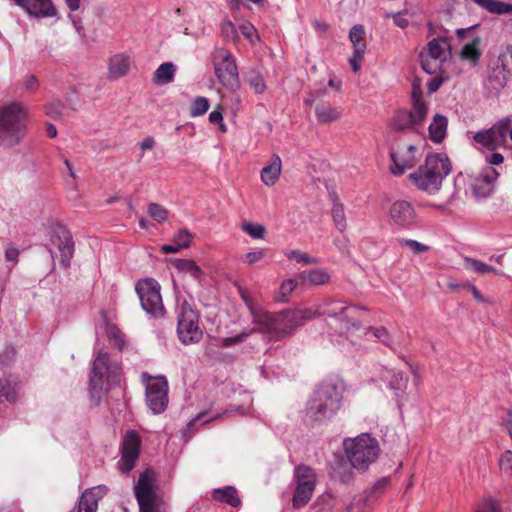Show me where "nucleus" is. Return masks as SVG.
Masks as SVG:
<instances>
[{
  "instance_id": "obj_52",
  "label": "nucleus",
  "mask_w": 512,
  "mask_h": 512,
  "mask_svg": "<svg viewBox=\"0 0 512 512\" xmlns=\"http://www.w3.org/2000/svg\"><path fill=\"white\" fill-rule=\"evenodd\" d=\"M192 239V234L182 229L178 232L177 235H175L173 242L181 249L189 247Z\"/></svg>"
},
{
  "instance_id": "obj_11",
  "label": "nucleus",
  "mask_w": 512,
  "mask_h": 512,
  "mask_svg": "<svg viewBox=\"0 0 512 512\" xmlns=\"http://www.w3.org/2000/svg\"><path fill=\"white\" fill-rule=\"evenodd\" d=\"M48 250L53 260L59 258L60 265L64 269H68L74 254V241L71 232L63 226L55 228L50 236Z\"/></svg>"
},
{
  "instance_id": "obj_31",
  "label": "nucleus",
  "mask_w": 512,
  "mask_h": 512,
  "mask_svg": "<svg viewBox=\"0 0 512 512\" xmlns=\"http://www.w3.org/2000/svg\"><path fill=\"white\" fill-rule=\"evenodd\" d=\"M385 379L388 381V387L395 392L397 397L402 395L407 388L408 377L403 372L390 370L385 375Z\"/></svg>"
},
{
  "instance_id": "obj_19",
  "label": "nucleus",
  "mask_w": 512,
  "mask_h": 512,
  "mask_svg": "<svg viewBox=\"0 0 512 512\" xmlns=\"http://www.w3.org/2000/svg\"><path fill=\"white\" fill-rule=\"evenodd\" d=\"M140 439L135 431H129L121 445V458L117 463L118 469L123 474H128L135 466L139 458Z\"/></svg>"
},
{
  "instance_id": "obj_29",
  "label": "nucleus",
  "mask_w": 512,
  "mask_h": 512,
  "mask_svg": "<svg viewBox=\"0 0 512 512\" xmlns=\"http://www.w3.org/2000/svg\"><path fill=\"white\" fill-rule=\"evenodd\" d=\"M315 114L320 123H330L341 117V111L328 102L318 103L315 107Z\"/></svg>"
},
{
  "instance_id": "obj_21",
  "label": "nucleus",
  "mask_w": 512,
  "mask_h": 512,
  "mask_svg": "<svg viewBox=\"0 0 512 512\" xmlns=\"http://www.w3.org/2000/svg\"><path fill=\"white\" fill-rule=\"evenodd\" d=\"M155 481V473L151 469H146L139 475L138 481L134 486V494L137 501L156 498Z\"/></svg>"
},
{
  "instance_id": "obj_59",
  "label": "nucleus",
  "mask_w": 512,
  "mask_h": 512,
  "mask_svg": "<svg viewBox=\"0 0 512 512\" xmlns=\"http://www.w3.org/2000/svg\"><path fill=\"white\" fill-rule=\"evenodd\" d=\"M405 12L389 13L387 17H392L394 24L402 29L409 25V20L404 17Z\"/></svg>"
},
{
  "instance_id": "obj_16",
  "label": "nucleus",
  "mask_w": 512,
  "mask_h": 512,
  "mask_svg": "<svg viewBox=\"0 0 512 512\" xmlns=\"http://www.w3.org/2000/svg\"><path fill=\"white\" fill-rule=\"evenodd\" d=\"M215 57L221 61L215 64V75L223 86L234 90L239 86V73L234 56L224 49L217 51Z\"/></svg>"
},
{
  "instance_id": "obj_26",
  "label": "nucleus",
  "mask_w": 512,
  "mask_h": 512,
  "mask_svg": "<svg viewBox=\"0 0 512 512\" xmlns=\"http://www.w3.org/2000/svg\"><path fill=\"white\" fill-rule=\"evenodd\" d=\"M282 162L278 155H274L269 165L261 170V180L266 186H273L280 177Z\"/></svg>"
},
{
  "instance_id": "obj_63",
  "label": "nucleus",
  "mask_w": 512,
  "mask_h": 512,
  "mask_svg": "<svg viewBox=\"0 0 512 512\" xmlns=\"http://www.w3.org/2000/svg\"><path fill=\"white\" fill-rule=\"evenodd\" d=\"M365 53L357 54V51H354L352 57L349 58V64L353 72H358L361 67V60L363 59Z\"/></svg>"
},
{
  "instance_id": "obj_7",
  "label": "nucleus",
  "mask_w": 512,
  "mask_h": 512,
  "mask_svg": "<svg viewBox=\"0 0 512 512\" xmlns=\"http://www.w3.org/2000/svg\"><path fill=\"white\" fill-rule=\"evenodd\" d=\"M499 174L492 166H486L477 173H459L454 180L455 186L468 180L470 195L475 201H482L491 196Z\"/></svg>"
},
{
  "instance_id": "obj_35",
  "label": "nucleus",
  "mask_w": 512,
  "mask_h": 512,
  "mask_svg": "<svg viewBox=\"0 0 512 512\" xmlns=\"http://www.w3.org/2000/svg\"><path fill=\"white\" fill-rule=\"evenodd\" d=\"M364 38L365 29L363 25L357 24L350 29L349 39L353 45L354 51H357V54L365 53L366 51V43Z\"/></svg>"
},
{
  "instance_id": "obj_9",
  "label": "nucleus",
  "mask_w": 512,
  "mask_h": 512,
  "mask_svg": "<svg viewBox=\"0 0 512 512\" xmlns=\"http://www.w3.org/2000/svg\"><path fill=\"white\" fill-rule=\"evenodd\" d=\"M177 333L185 345L198 343L203 337L198 312L187 301H183L177 308Z\"/></svg>"
},
{
  "instance_id": "obj_60",
  "label": "nucleus",
  "mask_w": 512,
  "mask_h": 512,
  "mask_svg": "<svg viewBox=\"0 0 512 512\" xmlns=\"http://www.w3.org/2000/svg\"><path fill=\"white\" fill-rule=\"evenodd\" d=\"M239 31L241 34L252 41L253 36L256 35V29L250 22H244L241 25H239Z\"/></svg>"
},
{
  "instance_id": "obj_40",
  "label": "nucleus",
  "mask_w": 512,
  "mask_h": 512,
  "mask_svg": "<svg viewBox=\"0 0 512 512\" xmlns=\"http://www.w3.org/2000/svg\"><path fill=\"white\" fill-rule=\"evenodd\" d=\"M241 229L253 239H263L266 233V227L264 225L249 221L243 222Z\"/></svg>"
},
{
  "instance_id": "obj_1",
  "label": "nucleus",
  "mask_w": 512,
  "mask_h": 512,
  "mask_svg": "<svg viewBox=\"0 0 512 512\" xmlns=\"http://www.w3.org/2000/svg\"><path fill=\"white\" fill-rule=\"evenodd\" d=\"M238 293L251 313L252 321L255 324L254 330L274 340H280L290 335L305 322L319 316H328L339 320L343 324L342 328L346 331L358 329L361 325L358 314L365 310L362 306L344 305L342 302L331 301L315 307L270 313L262 310L245 288L239 286Z\"/></svg>"
},
{
  "instance_id": "obj_49",
  "label": "nucleus",
  "mask_w": 512,
  "mask_h": 512,
  "mask_svg": "<svg viewBox=\"0 0 512 512\" xmlns=\"http://www.w3.org/2000/svg\"><path fill=\"white\" fill-rule=\"evenodd\" d=\"M499 468L502 475L512 477V451L506 450L499 459Z\"/></svg>"
},
{
  "instance_id": "obj_58",
  "label": "nucleus",
  "mask_w": 512,
  "mask_h": 512,
  "mask_svg": "<svg viewBox=\"0 0 512 512\" xmlns=\"http://www.w3.org/2000/svg\"><path fill=\"white\" fill-rule=\"evenodd\" d=\"M389 484V480L386 479V478H382L380 480H378L372 487L371 489V492L370 494L368 495L370 497V499L372 497H375L379 494H381L385 489L386 487L388 486Z\"/></svg>"
},
{
  "instance_id": "obj_50",
  "label": "nucleus",
  "mask_w": 512,
  "mask_h": 512,
  "mask_svg": "<svg viewBox=\"0 0 512 512\" xmlns=\"http://www.w3.org/2000/svg\"><path fill=\"white\" fill-rule=\"evenodd\" d=\"M254 328L250 331H242L240 334L234 336V337H225L221 340V345L223 347H231L233 345L239 344L246 340L247 337H249L253 332Z\"/></svg>"
},
{
  "instance_id": "obj_38",
  "label": "nucleus",
  "mask_w": 512,
  "mask_h": 512,
  "mask_svg": "<svg viewBox=\"0 0 512 512\" xmlns=\"http://www.w3.org/2000/svg\"><path fill=\"white\" fill-rule=\"evenodd\" d=\"M14 403L17 400L16 387L8 378H0V401Z\"/></svg>"
},
{
  "instance_id": "obj_37",
  "label": "nucleus",
  "mask_w": 512,
  "mask_h": 512,
  "mask_svg": "<svg viewBox=\"0 0 512 512\" xmlns=\"http://www.w3.org/2000/svg\"><path fill=\"white\" fill-rule=\"evenodd\" d=\"M366 333H372L375 339H377L379 342L392 350H396V343L387 328L384 326L368 327Z\"/></svg>"
},
{
  "instance_id": "obj_39",
  "label": "nucleus",
  "mask_w": 512,
  "mask_h": 512,
  "mask_svg": "<svg viewBox=\"0 0 512 512\" xmlns=\"http://www.w3.org/2000/svg\"><path fill=\"white\" fill-rule=\"evenodd\" d=\"M298 283L295 279L284 280L279 288L278 293L274 296V300L277 302H287L289 296L297 288Z\"/></svg>"
},
{
  "instance_id": "obj_12",
  "label": "nucleus",
  "mask_w": 512,
  "mask_h": 512,
  "mask_svg": "<svg viewBox=\"0 0 512 512\" xmlns=\"http://www.w3.org/2000/svg\"><path fill=\"white\" fill-rule=\"evenodd\" d=\"M295 489L293 493V506L300 508L305 506L311 499L315 486H316V475L308 466L300 465L295 468Z\"/></svg>"
},
{
  "instance_id": "obj_14",
  "label": "nucleus",
  "mask_w": 512,
  "mask_h": 512,
  "mask_svg": "<svg viewBox=\"0 0 512 512\" xmlns=\"http://www.w3.org/2000/svg\"><path fill=\"white\" fill-rule=\"evenodd\" d=\"M511 122L512 119L510 117H503L489 129L476 132L473 136V141L483 148L494 151L505 145L506 135Z\"/></svg>"
},
{
  "instance_id": "obj_33",
  "label": "nucleus",
  "mask_w": 512,
  "mask_h": 512,
  "mask_svg": "<svg viewBox=\"0 0 512 512\" xmlns=\"http://www.w3.org/2000/svg\"><path fill=\"white\" fill-rule=\"evenodd\" d=\"M173 264L177 270L180 272L189 274L194 280L197 282H201V277L203 275V271L196 264L194 260L191 259H175Z\"/></svg>"
},
{
  "instance_id": "obj_48",
  "label": "nucleus",
  "mask_w": 512,
  "mask_h": 512,
  "mask_svg": "<svg viewBox=\"0 0 512 512\" xmlns=\"http://www.w3.org/2000/svg\"><path fill=\"white\" fill-rule=\"evenodd\" d=\"M147 213L157 222H164L168 217V211L160 204L151 203L148 205Z\"/></svg>"
},
{
  "instance_id": "obj_45",
  "label": "nucleus",
  "mask_w": 512,
  "mask_h": 512,
  "mask_svg": "<svg viewBox=\"0 0 512 512\" xmlns=\"http://www.w3.org/2000/svg\"><path fill=\"white\" fill-rule=\"evenodd\" d=\"M285 256L289 260H295L303 265H312L318 263V260L316 258L311 257L309 254L302 252L300 250H291L285 252Z\"/></svg>"
},
{
  "instance_id": "obj_43",
  "label": "nucleus",
  "mask_w": 512,
  "mask_h": 512,
  "mask_svg": "<svg viewBox=\"0 0 512 512\" xmlns=\"http://www.w3.org/2000/svg\"><path fill=\"white\" fill-rule=\"evenodd\" d=\"M209 107V100L206 97L198 96L191 103L190 116H202L208 111Z\"/></svg>"
},
{
  "instance_id": "obj_6",
  "label": "nucleus",
  "mask_w": 512,
  "mask_h": 512,
  "mask_svg": "<svg viewBox=\"0 0 512 512\" xmlns=\"http://www.w3.org/2000/svg\"><path fill=\"white\" fill-rule=\"evenodd\" d=\"M120 370L119 363L112 361L107 352H98L89 377L90 399L95 405L99 404L104 391L119 382Z\"/></svg>"
},
{
  "instance_id": "obj_44",
  "label": "nucleus",
  "mask_w": 512,
  "mask_h": 512,
  "mask_svg": "<svg viewBox=\"0 0 512 512\" xmlns=\"http://www.w3.org/2000/svg\"><path fill=\"white\" fill-rule=\"evenodd\" d=\"M332 218L336 228L343 232L347 227L346 216L342 204L334 203L332 207Z\"/></svg>"
},
{
  "instance_id": "obj_13",
  "label": "nucleus",
  "mask_w": 512,
  "mask_h": 512,
  "mask_svg": "<svg viewBox=\"0 0 512 512\" xmlns=\"http://www.w3.org/2000/svg\"><path fill=\"white\" fill-rule=\"evenodd\" d=\"M143 379L148 378L146 383V402L153 414L163 413L168 406V382L165 377H150L143 373Z\"/></svg>"
},
{
  "instance_id": "obj_32",
  "label": "nucleus",
  "mask_w": 512,
  "mask_h": 512,
  "mask_svg": "<svg viewBox=\"0 0 512 512\" xmlns=\"http://www.w3.org/2000/svg\"><path fill=\"white\" fill-rule=\"evenodd\" d=\"M212 497L216 501L227 503L233 507H237L241 503L237 490L232 486L214 489Z\"/></svg>"
},
{
  "instance_id": "obj_55",
  "label": "nucleus",
  "mask_w": 512,
  "mask_h": 512,
  "mask_svg": "<svg viewBox=\"0 0 512 512\" xmlns=\"http://www.w3.org/2000/svg\"><path fill=\"white\" fill-rule=\"evenodd\" d=\"M221 34L225 39H232L236 36V27L230 20L221 23Z\"/></svg>"
},
{
  "instance_id": "obj_47",
  "label": "nucleus",
  "mask_w": 512,
  "mask_h": 512,
  "mask_svg": "<svg viewBox=\"0 0 512 512\" xmlns=\"http://www.w3.org/2000/svg\"><path fill=\"white\" fill-rule=\"evenodd\" d=\"M247 81L257 94H262L266 90L264 79L257 71H250L247 76Z\"/></svg>"
},
{
  "instance_id": "obj_15",
  "label": "nucleus",
  "mask_w": 512,
  "mask_h": 512,
  "mask_svg": "<svg viewBox=\"0 0 512 512\" xmlns=\"http://www.w3.org/2000/svg\"><path fill=\"white\" fill-rule=\"evenodd\" d=\"M480 24H475L467 28H459L455 34L459 40L465 41L463 44L460 57L462 60L469 61L472 65H477L482 56V39L480 36L475 35V30Z\"/></svg>"
},
{
  "instance_id": "obj_24",
  "label": "nucleus",
  "mask_w": 512,
  "mask_h": 512,
  "mask_svg": "<svg viewBox=\"0 0 512 512\" xmlns=\"http://www.w3.org/2000/svg\"><path fill=\"white\" fill-rule=\"evenodd\" d=\"M130 66L131 59L129 56L123 54L113 56L109 61L108 78L116 80L127 75L130 70Z\"/></svg>"
},
{
  "instance_id": "obj_22",
  "label": "nucleus",
  "mask_w": 512,
  "mask_h": 512,
  "mask_svg": "<svg viewBox=\"0 0 512 512\" xmlns=\"http://www.w3.org/2000/svg\"><path fill=\"white\" fill-rule=\"evenodd\" d=\"M411 110L408 111L409 115L413 119V122L421 129L423 123L428 115V104L422 97V92L413 85L412 96H411Z\"/></svg>"
},
{
  "instance_id": "obj_57",
  "label": "nucleus",
  "mask_w": 512,
  "mask_h": 512,
  "mask_svg": "<svg viewBox=\"0 0 512 512\" xmlns=\"http://www.w3.org/2000/svg\"><path fill=\"white\" fill-rule=\"evenodd\" d=\"M15 356V350L13 347H6L1 353H0V366H6L9 365Z\"/></svg>"
},
{
  "instance_id": "obj_41",
  "label": "nucleus",
  "mask_w": 512,
  "mask_h": 512,
  "mask_svg": "<svg viewBox=\"0 0 512 512\" xmlns=\"http://www.w3.org/2000/svg\"><path fill=\"white\" fill-rule=\"evenodd\" d=\"M370 497L366 495H358L353 498L352 502L347 506V512H369Z\"/></svg>"
},
{
  "instance_id": "obj_10",
  "label": "nucleus",
  "mask_w": 512,
  "mask_h": 512,
  "mask_svg": "<svg viewBox=\"0 0 512 512\" xmlns=\"http://www.w3.org/2000/svg\"><path fill=\"white\" fill-rule=\"evenodd\" d=\"M143 310L151 317L161 318L165 315V308L160 294L159 283L147 278L139 280L135 286Z\"/></svg>"
},
{
  "instance_id": "obj_61",
  "label": "nucleus",
  "mask_w": 512,
  "mask_h": 512,
  "mask_svg": "<svg viewBox=\"0 0 512 512\" xmlns=\"http://www.w3.org/2000/svg\"><path fill=\"white\" fill-rule=\"evenodd\" d=\"M476 512H500L499 504L496 501H485Z\"/></svg>"
},
{
  "instance_id": "obj_2",
  "label": "nucleus",
  "mask_w": 512,
  "mask_h": 512,
  "mask_svg": "<svg viewBox=\"0 0 512 512\" xmlns=\"http://www.w3.org/2000/svg\"><path fill=\"white\" fill-rule=\"evenodd\" d=\"M344 392L345 385L341 379L322 381L307 403V415L315 421L331 419L342 406Z\"/></svg>"
},
{
  "instance_id": "obj_62",
  "label": "nucleus",
  "mask_w": 512,
  "mask_h": 512,
  "mask_svg": "<svg viewBox=\"0 0 512 512\" xmlns=\"http://www.w3.org/2000/svg\"><path fill=\"white\" fill-rule=\"evenodd\" d=\"M337 474L339 476L340 481L344 484H350L354 480V473L351 471V469H339L337 471Z\"/></svg>"
},
{
  "instance_id": "obj_36",
  "label": "nucleus",
  "mask_w": 512,
  "mask_h": 512,
  "mask_svg": "<svg viewBox=\"0 0 512 512\" xmlns=\"http://www.w3.org/2000/svg\"><path fill=\"white\" fill-rule=\"evenodd\" d=\"M465 265L468 269L478 273V274H485V273H494L496 275L503 276L504 273L500 270L495 269L494 267L480 261L474 258L466 257Z\"/></svg>"
},
{
  "instance_id": "obj_27",
  "label": "nucleus",
  "mask_w": 512,
  "mask_h": 512,
  "mask_svg": "<svg viewBox=\"0 0 512 512\" xmlns=\"http://www.w3.org/2000/svg\"><path fill=\"white\" fill-rule=\"evenodd\" d=\"M447 125V118L443 115L436 114L428 128L430 140L435 143H441L445 138Z\"/></svg>"
},
{
  "instance_id": "obj_18",
  "label": "nucleus",
  "mask_w": 512,
  "mask_h": 512,
  "mask_svg": "<svg viewBox=\"0 0 512 512\" xmlns=\"http://www.w3.org/2000/svg\"><path fill=\"white\" fill-rule=\"evenodd\" d=\"M389 221L392 225L401 229L416 226L418 216L414 205L407 200L394 201L389 207Z\"/></svg>"
},
{
  "instance_id": "obj_56",
  "label": "nucleus",
  "mask_w": 512,
  "mask_h": 512,
  "mask_svg": "<svg viewBox=\"0 0 512 512\" xmlns=\"http://www.w3.org/2000/svg\"><path fill=\"white\" fill-rule=\"evenodd\" d=\"M64 106L60 102H52L46 106V113L52 118H60L63 115Z\"/></svg>"
},
{
  "instance_id": "obj_4",
  "label": "nucleus",
  "mask_w": 512,
  "mask_h": 512,
  "mask_svg": "<svg viewBox=\"0 0 512 512\" xmlns=\"http://www.w3.org/2000/svg\"><path fill=\"white\" fill-rule=\"evenodd\" d=\"M27 132V113L19 103L0 107V149H10L21 143Z\"/></svg>"
},
{
  "instance_id": "obj_51",
  "label": "nucleus",
  "mask_w": 512,
  "mask_h": 512,
  "mask_svg": "<svg viewBox=\"0 0 512 512\" xmlns=\"http://www.w3.org/2000/svg\"><path fill=\"white\" fill-rule=\"evenodd\" d=\"M399 242L407 246L414 254H421L429 250V246L413 239H400Z\"/></svg>"
},
{
  "instance_id": "obj_54",
  "label": "nucleus",
  "mask_w": 512,
  "mask_h": 512,
  "mask_svg": "<svg viewBox=\"0 0 512 512\" xmlns=\"http://www.w3.org/2000/svg\"><path fill=\"white\" fill-rule=\"evenodd\" d=\"M139 505V512H158V506L156 504V498L141 499L137 501Z\"/></svg>"
},
{
  "instance_id": "obj_20",
  "label": "nucleus",
  "mask_w": 512,
  "mask_h": 512,
  "mask_svg": "<svg viewBox=\"0 0 512 512\" xmlns=\"http://www.w3.org/2000/svg\"><path fill=\"white\" fill-rule=\"evenodd\" d=\"M408 132L418 134L420 132V128L413 122L408 111L399 110L390 121L389 138L396 140V135L398 133L406 134Z\"/></svg>"
},
{
  "instance_id": "obj_64",
  "label": "nucleus",
  "mask_w": 512,
  "mask_h": 512,
  "mask_svg": "<svg viewBox=\"0 0 512 512\" xmlns=\"http://www.w3.org/2000/svg\"><path fill=\"white\" fill-rule=\"evenodd\" d=\"M443 84V79L441 77L432 78L427 84V90L429 94L436 92Z\"/></svg>"
},
{
  "instance_id": "obj_30",
  "label": "nucleus",
  "mask_w": 512,
  "mask_h": 512,
  "mask_svg": "<svg viewBox=\"0 0 512 512\" xmlns=\"http://www.w3.org/2000/svg\"><path fill=\"white\" fill-rule=\"evenodd\" d=\"M299 279L304 282H308L309 284L318 286L328 283L331 277L326 269L314 268L302 271L299 274Z\"/></svg>"
},
{
  "instance_id": "obj_25",
  "label": "nucleus",
  "mask_w": 512,
  "mask_h": 512,
  "mask_svg": "<svg viewBox=\"0 0 512 512\" xmlns=\"http://www.w3.org/2000/svg\"><path fill=\"white\" fill-rule=\"evenodd\" d=\"M510 76L511 75L509 73L502 71V68H499L495 65L486 79L485 86L490 91V93L497 94L502 88L506 86Z\"/></svg>"
},
{
  "instance_id": "obj_46",
  "label": "nucleus",
  "mask_w": 512,
  "mask_h": 512,
  "mask_svg": "<svg viewBox=\"0 0 512 512\" xmlns=\"http://www.w3.org/2000/svg\"><path fill=\"white\" fill-rule=\"evenodd\" d=\"M336 504V499L331 493H325L320 495L315 503V508H318L320 512H329Z\"/></svg>"
},
{
  "instance_id": "obj_23",
  "label": "nucleus",
  "mask_w": 512,
  "mask_h": 512,
  "mask_svg": "<svg viewBox=\"0 0 512 512\" xmlns=\"http://www.w3.org/2000/svg\"><path fill=\"white\" fill-rule=\"evenodd\" d=\"M105 493V487L98 486L86 489L79 499L77 512H97L98 501L104 496Z\"/></svg>"
},
{
  "instance_id": "obj_8",
  "label": "nucleus",
  "mask_w": 512,
  "mask_h": 512,
  "mask_svg": "<svg viewBox=\"0 0 512 512\" xmlns=\"http://www.w3.org/2000/svg\"><path fill=\"white\" fill-rule=\"evenodd\" d=\"M451 56L450 40L442 36L429 41L419 55L422 69L430 75L437 74L441 71L443 64L448 61Z\"/></svg>"
},
{
  "instance_id": "obj_53",
  "label": "nucleus",
  "mask_w": 512,
  "mask_h": 512,
  "mask_svg": "<svg viewBox=\"0 0 512 512\" xmlns=\"http://www.w3.org/2000/svg\"><path fill=\"white\" fill-rule=\"evenodd\" d=\"M265 255H266V251L264 249H259L257 251H251V252L246 253L243 256V261L248 265H253L256 262L263 259L265 257Z\"/></svg>"
},
{
  "instance_id": "obj_28",
  "label": "nucleus",
  "mask_w": 512,
  "mask_h": 512,
  "mask_svg": "<svg viewBox=\"0 0 512 512\" xmlns=\"http://www.w3.org/2000/svg\"><path fill=\"white\" fill-rule=\"evenodd\" d=\"M57 13L51 0H30L28 14L36 17H53Z\"/></svg>"
},
{
  "instance_id": "obj_17",
  "label": "nucleus",
  "mask_w": 512,
  "mask_h": 512,
  "mask_svg": "<svg viewBox=\"0 0 512 512\" xmlns=\"http://www.w3.org/2000/svg\"><path fill=\"white\" fill-rule=\"evenodd\" d=\"M390 151L392 165L390 171L393 175H402L406 170L411 169L419 160L418 148L409 144L401 147L393 140Z\"/></svg>"
},
{
  "instance_id": "obj_42",
  "label": "nucleus",
  "mask_w": 512,
  "mask_h": 512,
  "mask_svg": "<svg viewBox=\"0 0 512 512\" xmlns=\"http://www.w3.org/2000/svg\"><path fill=\"white\" fill-rule=\"evenodd\" d=\"M496 66L512 75V45H508L498 56Z\"/></svg>"
},
{
  "instance_id": "obj_3",
  "label": "nucleus",
  "mask_w": 512,
  "mask_h": 512,
  "mask_svg": "<svg viewBox=\"0 0 512 512\" xmlns=\"http://www.w3.org/2000/svg\"><path fill=\"white\" fill-rule=\"evenodd\" d=\"M451 171L452 165L447 155L430 153L424 163L410 173L408 178L417 189L428 194H436Z\"/></svg>"
},
{
  "instance_id": "obj_5",
  "label": "nucleus",
  "mask_w": 512,
  "mask_h": 512,
  "mask_svg": "<svg viewBox=\"0 0 512 512\" xmlns=\"http://www.w3.org/2000/svg\"><path fill=\"white\" fill-rule=\"evenodd\" d=\"M343 450L351 468L359 473L366 472L381 453L378 440L368 433L344 439Z\"/></svg>"
},
{
  "instance_id": "obj_34",
  "label": "nucleus",
  "mask_w": 512,
  "mask_h": 512,
  "mask_svg": "<svg viewBox=\"0 0 512 512\" xmlns=\"http://www.w3.org/2000/svg\"><path fill=\"white\" fill-rule=\"evenodd\" d=\"M175 66L171 62L161 64L155 71L153 82L157 85L171 83L174 80Z\"/></svg>"
}]
</instances>
